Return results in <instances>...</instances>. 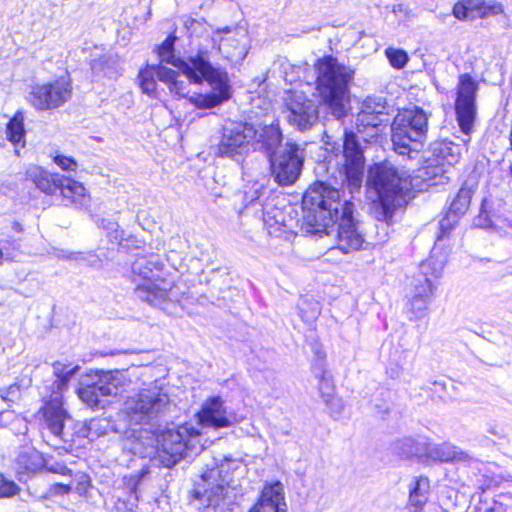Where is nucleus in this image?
I'll return each mask as SVG.
<instances>
[{"instance_id":"nucleus-22","label":"nucleus","mask_w":512,"mask_h":512,"mask_svg":"<svg viewBox=\"0 0 512 512\" xmlns=\"http://www.w3.org/2000/svg\"><path fill=\"white\" fill-rule=\"evenodd\" d=\"M255 137L251 141V149L263 152L268 159L278 152L283 141V134L278 124L264 126L254 125Z\"/></svg>"},{"instance_id":"nucleus-40","label":"nucleus","mask_w":512,"mask_h":512,"mask_svg":"<svg viewBox=\"0 0 512 512\" xmlns=\"http://www.w3.org/2000/svg\"><path fill=\"white\" fill-rule=\"evenodd\" d=\"M333 390L334 386L330 375L326 371H322V374L319 378V391L327 404L329 402L333 403V400L331 399Z\"/></svg>"},{"instance_id":"nucleus-21","label":"nucleus","mask_w":512,"mask_h":512,"mask_svg":"<svg viewBox=\"0 0 512 512\" xmlns=\"http://www.w3.org/2000/svg\"><path fill=\"white\" fill-rule=\"evenodd\" d=\"M423 456L439 462H457L478 468L480 462L450 443H424Z\"/></svg>"},{"instance_id":"nucleus-17","label":"nucleus","mask_w":512,"mask_h":512,"mask_svg":"<svg viewBox=\"0 0 512 512\" xmlns=\"http://www.w3.org/2000/svg\"><path fill=\"white\" fill-rule=\"evenodd\" d=\"M287 119L299 131H306L317 124L319 111L317 103L303 93H295L287 103Z\"/></svg>"},{"instance_id":"nucleus-9","label":"nucleus","mask_w":512,"mask_h":512,"mask_svg":"<svg viewBox=\"0 0 512 512\" xmlns=\"http://www.w3.org/2000/svg\"><path fill=\"white\" fill-rule=\"evenodd\" d=\"M391 130L394 150L412 159L427 138L428 117L419 107L404 110L394 118Z\"/></svg>"},{"instance_id":"nucleus-35","label":"nucleus","mask_w":512,"mask_h":512,"mask_svg":"<svg viewBox=\"0 0 512 512\" xmlns=\"http://www.w3.org/2000/svg\"><path fill=\"white\" fill-rule=\"evenodd\" d=\"M90 66L95 75H103L112 78L118 73L117 60L112 55L94 58L91 60Z\"/></svg>"},{"instance_id":"nucleus-24","label":"nucleus","mask_w":512,"mask_h":512,"mask_svg":"<svg viewBox=\"0 0 512 512\" xmlns=\"http://www.w3.org/2000/svg\"><path fill=\"white\" fill-rule=\"evenodd\" d=\"M283 487L280 482L266 485L261 493L258 502L249 512H286Z\"/></svg>"},{"instance_id":"nucleus-53","label":"nucleus","mask_w":512,"mask_h":512,"mask_svg":"<svg viewBox=\"0 0 512 512\" xmlns=\"http://www.w3.org/2000/svg\"><path fill=\"white\" fill-rule=\"evenodd\" d=\"M388 373L390 374V377L391 378H397L399 377L400 373H401V368L397 367V368H392L390 371H388Z\"/></svg>"},{"instance_id":"nucleus-29","label":"nucleus","mask_w":512,"mask_h":512,"mask_svg":"<svg viewBox=\"0 0 512 512\" xmlns=\"http://www.w3.org/2000/svg\"><path fill=\"white\" fill-rule=\"evenodd\" d=\"M429 488L430 482L427 477L415 478L409 494L408 507L410 512H419L423 509L428 500Z\"/></svg>"},{"instance_id":"nucleus-4","label":"nucleus","mask_w":512,"mask_h":512,"mask_svg":"<svg viewBox=\"0 0 512 512\" xmlns=\"http://www.w3.org/2000/svg\"><path fill=\"white\" fill-rule=\"evenodd\" d=\"M316 85L323 103L331 115L340 120L348 113L350 86L355 70L338 61L332 55H326L315 63Z\"/></svg>"},{"instance_id":"nucleus-23","label":"nucleus","mask_w":512,"mask_h":512,"mask_svg":"<svg viewBox=\"0 0 512 512\" xmlns=\"http://www.w3.org/2000/svg\"><path fill=\"white\" fill-rule=\"evenodd\" d=\"M44 466L42 455L34 448H22L14 461V470L20 482L26 481Z\"/></svg>"},{"instance_id":"nucleus-39","label":"nucleus","mask_w":512,"mask_h":512,"mask_svg":"<svg viewBox=\"0 0 512 512\" xmlns=\"http://www.w3.org/2000/svg\"><path fill=\"white\" fill-rule=\"evenodd\" d=\"M385 55L388 58L391 66L396 69L403 68L409 60L407 52L402 49L389 47L385 50Z\"/></svg>"},{"instance_id":"nucleus-13","label":"nucleus","mask_w":512,"mask_h":512,"mask_svg":"<svg viewBox=\"0 0 512 512\" xmlns=\"http://www.w3.org/2000/svg\"><path fill=\"white\" fill-rule=\"evenodd\" d=\"M255 135L254 124L229 122L223 126L221 137L211 146V151L218 157L240 161L250 151L251 141Z\"/></svg>"},{"instance_id":"nucleus-62","label":"nucleus","mask_w":512,"mask_h":512,"mask_svg":"<svg viewBox=\"0 0 512 512\" xmlns=\"http://www.w3.org/2000/svg\"><path fill=\"white\" fill-rule=\"evenodd\" d=\"M508 226L512 228V220L508 221Z\"/></svg>"},{"instance_id":"nucleus-41","label":"nucleus","mask_w":512,"mask_h":512,"mask_svg":"<svg viewBox=\"0 0 512 512\" xmlns=\"http://www.w3.org/2000/svg\"><path fill=\"white\" fill-rule=\"evenodd\" d=\"M20 492V487L0 474V498H10Z\"/></svg>"},{"instance_id":"nucleus-10","label":"nucleus","mask_w":512,"mask_h":512,"mask_svg":"<svg viewBox=\"0 0 512 512\" xmlns=\"http://www.w3.org/2000/svg\"><path fill=\"white\" fill-rule=\"evenodd\" d=\"M127 378L121 370H96L84 375L77 390L79 398L91 408H104L106 397L120 394Z\"/></svg>"},{"instance_id":"nucleus-14","label":"nucleus","mask_w":512,"mask_h":512,"mask_svg":"<svg viewBox=\"0 0 512 512\" xmlns=\"http://www.w3.org/2000/svg\"><path fill=\"white\" fill-rule=\"evenodd\" d=\"M478 83L468 74L459 77L457 85V96L455 100V113L460 130L469 136L473 131L477 116Z\"/></svg>"},{"instance_id":"nucleus-27","label":"nucleus","mask_w":512,"mask_h":512,"mask_svg":"<svg viewBox=\"0 0 512 512\" xmlns=\"http://www.w3.org/2000/svg\"><path fill=\"white\" fill-rule=\"evenodd\" d=\"M425 163L418 169L416 178L421 179L427 188L444 184L448 180L444 163L438 162L434 158H428Z\"/></svg>"},{"instance_id":"nucleus-18","label":"nucleus","mask_w":512,"mask_h":512,"mask_svg":"<svg viewBox=\"0 0 512 512\" xmlns=\"http://www.w3.org/2000/svg\"><path fill=\"white\" fill-rule=\"evenodd\" d=\"M385 109L383 98L375 99L368 97L364 100L356 119L358 131L361 132V128L364 130L370 129L369 136L374 137L378 135L380 127L386 125L388 121Z\"/></svg>"},{"instance_id":"nucleus-60","label":"nucleus","mask_w":512,"mask_h":512,"mask_svg":"<svg viewBox=\"0 0 512 512\" xmlns=\"http://www.w3.org/2000/svg\"><path fill=\"white\" fill-rule=\"evenodd\" d=\"M3 257H4L3 251L0 249V264H2Z\"/></svg>"},{"instance_id":"nucleus-30","label":"nucleus","mask_w":512,"mask_h":512,"mask_svg":"<svg viewBox=\"0 0 512 512\" xmlns=\"http://www.w3.org/2000/svg\"><path fill=\"white\" fill-rule=\"evenodd\" d=\"M162 71L161 82L168 86L169 91L178 97H186L189 93V86L192 84V81H190L186 75H183L186 80L180 79V70L175 71L166 67V70ZM193 84L196 83L193 82Z\"/></svg>"},{"instance_id":"nucleus-31","label":"nucleus","mask_w":512,"mask_h":512,"mask_svg":"<svg viewBox=\"0 0 512 512\" xmlns=\"http://www.w3.org/2000/svg\"><path fill=\"white\" fill-rule=\"evenodd\" d=\"M431 152L433 158L438 161L444 163V166L453 165L458 162L460 157V148L458 145H455L452 142H435L431 145Z\"/></svg>"},{"instance_id":"nucleus-5","label":"nucleus","mask_w":512,"mask_h":512,"mask_svg":"<svg viewBox=\"0 0 512 512\" xmlns=\"http://www.w3.org/2000/svg\"><path fill=\"white\" fill-rule=\"evenodd\" d=\"M132 272L141 279L136 284L135 295L140 300L151 306L171 312L170 306H174L181 299L180 288L163 278L159 272L163 268L160 256L157 254L143 255L132 263Z\"/></svg>"},{"instance_id":"nucleus-43","label":"nucleus","mask_w":512,"mask_h":512,"mask_svg":"<svg viewBox=\"0 0 512 512\" xmlns=\"http://www.w3.org/2000/svg\"><path fill=\"white\" fill-rule=\"evenodd\" d=\"M452 13L458 20H469L475 19V15H472L464 0H460L454 4Z\"/></svg>"},{"instance_id":"nucleus-2","label":"nucleus","mask_w":512,"mask_h":512,"mask_svg":"<svg viewBox=\"0 0 512 512\" xmlns=\"http://www.w3.org/2000/svg\"><path fill=\"white\" fill-rule=\"evenodd\" d=\"M172 406L168 394L157 386L141 389L128 397L123 412L129 425L140 428H129L124 432L125 447L135 455H148L153 445L151 435L168 421Z\"/></svg>"},{"instance_id":"nucleus-28","label":"nucleus","mask_w":512,"mask_h":512,"mask_svg":"<svg viewBox=\"0 0 512 512\" xmlns=\"http://www.w3.org/2000/svg\"><path fill=\"white\" fill-rule=\"evenodd\" d=\"M162 70L166 67L159 65H147L144 69L140 70L138 79L139 85L143 93L152 98H157V81H161Z\"/></svg>"},{"instance_id":"nucleus-59","label":"nucleus","mask_w":512,"mask_h":512,"mask_svg":"<svg viewBox=\"0 0 512 512\" xmlns=\"http://www.w3.org/2000/svg\"><path fill=\"white\" fill-rule=\"evenodd\" d=\"M258 198L257 196V190H255L251 196V198L249 199V204L253 203L254 200H256Z\"/></svg>"},{"instance_id":"nucleus-48","label":"nucleus","mask_w":512,"mask_h":512,"mask_svg":"<svg viewBox=\"0 0 512 512\" xmlns=\"http://www.w3.org/2000/svg\"><path fill=\"white\" fill-rule=\"evenodd\" d=\"M20 389L17 384L10 385L8 388L0 389V397L5 401H15L18 399Z\"/></svg>"},{"instance_id":"nucleus-7","label":"nucleus","mask_w":512,"mask_h":512,"mask_svg":"<svg viewBox=\"0 0 512 512\" xmlns=\"http://www.w3.org/2000/svg\"><path fill=\"white\" fill-rule=\"evenodd\" d=\"M230 460L213 459L212 465L195 482L192 490L194 499L200 501L206 512H232L235 493L228 486L227 474Z\"/></svg>"},{"instance_id":"nucleus-1","label":"nucleus","mask_w":512,"mask_h":512,"mask_svg":"<svg viewBox=\"0 0 512 512\" xmlns=\"http://www.w3.org/2000/svg\"><path fill=\"white\" fill-rule=\"evenodd\" d=\"M367 184L376 195L373 215L380 223L375 226L374 242L369 243L359 231V225L353 218L354 204L349 200L341 203L340 191L325 182H316L303 196L307 210L302 231L320 237L336 233L338 248L343 253L366 248L364 244L385 243L396 210L406 203L404 191L408 189L407 181L395 167L375 164L368 171Z\"/></svg>"},{"instance_id":"nucleus-44","label":"nucleus","mask_w":512,"mask_h":512,"mask_svg":"<svg viewBox=\"0 0 512 512\" xmlns=\"http://www.w3.org/2000/svg\"><path fill=\"white\" fill-rule=\"evenodd\" d=\"M53 160L62 170L66 171H75L78 166L74 158L61 154L55 155Z\"/></svg>"},{"instance_id":"nucleus-26","label":"nucleus","mask_w":512,"mask_h":512,"mask_svg":"<svg viewBox=\"0 0 512 512\" xmlns=\"http://www.w3.org/2000/svg\"><path fill=\"white\" fill-rule=\"evenodd\" d=\"M59 185L58 193L63 197L64 205L70 204L76 207H83L87 204L86 189L80 183L71 178L63 176Z\"/></svg>"},{"instance_id":"nucleus-45","label":"nucleus","mask_w":512,"mask_h":512,"mask_svg":"<svg viewBox=\"0 0 512 512\" xmlns=\"http://www.w3.org/2000/svg\"><path fill=\"white\" fill-rule=\"evenodd\" d=\"M305 302H303L301 305L305 304ZM310 308H309V311L305 312L304 308L302 306H300V316L302 317V319L308 323H312L317 317L318 315L320 314V307H319V303L318 302H312L309 304Z\"/></svg>"},{"instance_id":"nucleus-37","label":"nucleus","mask_w":512,"mask_h":512,"mask_svg":"<svg viewBox=\"0 0 512 512\" xmlns=\"http://www.w3.org/2000/svg\"><path fill=\"white\" fill-rule=\"evenodd\" d=\"M475 509L476 512H506V505L500 499L490 497L483 492L479 495V502Z\"/></svg>"},{"instance_id":"nucleus-6","label":"nucleus","mask_w":512,"mask_h":512,"mask_svg":"<svg viewBox=\"0 0 512 512\" xmlns=\"http://www.w3.org/2000/svg\"><path fill=\"white\" fill-rule=\"evenodd\" d=\"M152 449L154 461L165 468H172L181 460L200 451L201 434L192 424L173 425L154 432ZM147 457V455H141Z\"/></svg>"},{"instance_id":"nucleus-63","label":"nucleus","mask_w":512,"mask_h":512,"mask_svg":"<svg viewBox=\"0 0 512 512\" xmlns=\"http://www.w3.org/2000/svg\"><path fill=\"white\" fill-rule=\"evenodd\" d=\"M190 22H191V25H193L196 21L192 19Z\"/></svg>"},{"instance_id":"nucleus-50","label":"nucleus","mask_w":512,"mask_h":512,"mask_svg":"<svg viewBox=\"0 0 512 512\" xmlns=\"http://www.w3.org/2000/svg\"><path fill=\"white\" fill-rule=\"evenodd\" d=\"M470 13L476 17H480L481 7L484 5V0H464Z\"/></svg>"},{"instance_id":"nucleus-12","label":"nucleus","mask_w":512,"mask_h":512,"mask_svg":"<svg viewBox=\"0 0 512 512\" xmlns=\"http://www.w3.org/2000/svg\"><path fill=\"white\" fill-rule=\"evenodd\" d=\"M305 160V148L287 141L276 154L268 159L273 180L282 187L290 186L299 179Z\"/></svg>"},{"instance_id":"nucleus-42","label":"nucleus","mask_w":512,"mask_h":512,"mask_svg":"<svg viewBox=\"0 0 512 512\" xmlns=\"http://www.w3.org/2000/svg\"><path fill=\"white\" fill-rule=\"evenodd\" d=\"M504 12L503 5L497 1H485L481 7L480 18H486L492 15H499Z\"/></svg>"},{"instance_id":"nucleus-51","label":"nucleus","mask_w":512,"mask_h":512,"mask_svg":"<svg viewBox=\"0 0 512 512\" xmlns=\"http://www.w3.org/2000/svg\"><path fill=\"white\" fill-rule=\"evenodd\" d=\"M108 240L111 243L122 245V241L124 240V231L120 229L119 225L114 231L109 232Z\"/></svg>"},{"instance_id":"nucleus-38","label":"nucleus","mask_w":512,"mask_h":512,"mask_svg":"<svg viewBox=\"0 0 512 512\" xmlns=\"http://www.w3.org/2000/svg\"><path fill=\"white\" fill-rule=\"evenodd\" d=\"M67 258L83 262L93 268H100L102 266V257L94 252H74L70 253Z\"/></svg>"},{"instance_id":"nucleus-8","label":"nucleus","mask_w":512,"mask_h":512,"mask_svg":"<svg viewBox=\"0 0 512 512\" xmlns=\"http://www.w3.org/2000/svg\"><path fill=\"white\" fill-rule=\"evenodd\" d=\"M78 366L70 367L61 362L53 364V374L56 377L51 389L50 399L45 402L42 412L46 428L54 438L70 447L76 444L75 428L69 431L66 422L72 421L63 407L62 393L68 388V383L78 371Z\"/></svg>"},{"instance_id":"nucleus-15","label":"nucleus","mask_w":512,"mask_h":512,"mask_svg":"<svg viewBox=\"0 0 512 512\" xmlns=\"http://www.w3.org/2000/svg\"><path fill=\"white\" fill-rule=\"evenodd\" d=\"M343 154L345 158L343 165L344 183L350 193L353 194L358 192L362 186L365 159L359 140L352 131H344Z\"/></svg>"},{"instance_id":"nucleus-55","label":"nucleus","mask_w":512,"mask_h":512,"mask_svg":"<svg viewBox=\"0 0 512 512\" xmlns=\"http://www.w3.org/2000/svg\"><path fill=\"white\" fill-rule=\"evenodd\" d=\"M12 228H13V230H15L17 232H21L22 231V225L19 222H16V221L13 222Z\"/></svg>"},{"instance_id":"nucleus-56","label":"nucleus","mask_w":512,"mask_h":512,"mask_svg":"<svg viewBox=\"0 0 512 512\" xmlns=\"http://www.w3.org/2000/svg\"><path fill=\"white\" fill-rule=\"evenodd\" d=\"M433 385L436 386V387H440L441 390H445V388H446V385L443 382L435 381V382H433Z\"/></svg>"},{"instance_id":"nucleus-54","label":"nucleus","mask_w":512,"mask_h":512,"mask_svg":"<svg viewBox=\"0 0 512 512\" xmlns=\"http://www.w3.org/2000/svg\"><path fill=\"white\" fill-rule=\"evenodd\" d=\"M49 471L55 472V473H61L62 475H66L67 473L71 472V470L68 469L67 467H62L61 470H56V469L50 468Z\"/></svg>"},{"instance_id":"nucleus-20","label":"nucleus","mask_w":512,"mask_h":512,"mask_svg":"<svg viewBox=\"0 0 512 512\" xmlns=\"http://www.w3.org/2000/svg\"><path fill=\"white\" fill-rule=\"evenodd\" d=\"M197 422L204 428L220 429L231 426L224 401L220 396L208 398L196 414Z\"/></svg>"},{"instance_id":"nucleus-3","label":"nucleus","mask_w":512,"mask_h":512,"mask_svg":"<svg viewBox=\"0 0 512 512\" xmlns=\"http://www.w3.org/2000/svg\"><path fill=\"white\" fill-rule=\"evenodd\" d=\"M175 41L176 36L169 35L158 46L157 51L161 62L176 67L190 81L195 83L206 81L212 88L209 93L190 97V102L199 109H210L229 100L231 98V85L228 73L212 65L208 51L200 48L196 55L183 59L174 54Z\"/></svg>"},{"instance_id":"nucleus-61","label":"nucleus","mask_w":512,"mask_h":512,"mask_svg":"<svg viewBox=\"0 0 512 512\" xmlns=\"http://www.w3.org/2000/svg\"><path fill=\"white\" fill-rule=\"evenodd\" d=\"M267 217H270V212L264 213V220L267 221Z\"/></svg>"},{"instance_id":"nucleus-49","label":"nucleus","mask_w":512,"mask_h":512,"mask_svg":"<svg viewBox=\"0 0 512 512\" xmlns=\"http://www.w3.org/2000/svg\"><path fill=\"white\" fill-rule=\"evenodd\" d=\"M96 224L99 228L106 231L107 238L109 237V232L114 231L118 226V223L116 221L107 218H99L96 221Z\"/></svg>"},{"instance_id":"nucleus-36","label":"nucleus","mask_w":512,"mask_h":512,"mask_svg":"<svg viewBox=\"0 0 512 512\" xmlns=\"http://www.w3.org/2000/svg\"><path fill=\"white\" fill-rule=\"evenodd\" d=\"M9 141L14 144L21 142L25 135L24 115L21 111H17L9 120L6 128Z\"/></svg>"},{"instance_id":"nucleus-25","label":"nucleus","mask_w":512,"mask_h":512,"mask_svg":"<svg viewBox=\"0 0 512 512\" xmlns=\"http://www.w3.org/2000/svg\"><path fill=\"white\" fill-rule=\"evenodd\" d=\"M26 178L45 194L56 195L63 175L50 173L40 166L32 165L26 170Z\"/></svg>"},{"instance_id":"nucleus-52","label":"nucleus","mask_w":512,"mask_h":512,"mask_svg":"<svg viewBox=\"0 0 512 512\" xmlns=\"http://www.w3.org/2000/svg\"><path fill=\"white\" fill-rule=\"evenodd\" d=\"M488 222H489L488 219L482 218L481 216H479L478 219L476 220L475 225L479 226V227H487Z\"/></svg>"},{"instance_id":"nucleus-19","label":"nucleus","mask_w":512,"mask_h":512,"mask_svg":"<svg viewBox=\"0 0 512 512\" xmlns=\"http://www.w3.org/2000/svg\"><path fill=\"white\" fill-rule=\"evenodd\" d=\"M231 33L229 27L218 29L211 38L213 48H216L226 59L239 62L243 61L248 54L245 33L237 31L232 36L220 37L221 33Z\"/></svg>"},{"instance_id":"nucleus-11","label":"nucleus","mask_w":512,"mask_h":512,"mask_svg":"<svg viewBox=\"0 0 512 512\" xmlns=\"http://www.w3.org/2000/svg\"><path fill=\"white\" fill-rule=\"evenodd\" d=\"M443 268L444 263L434 260L433 257L421 262L419 273L411 282V298L405 306L409 320H420L426 316L434 289L431 277H440Z\"/></svg>"},{"instance_id":"nucleus-34","label":"nucleus","mask_w":512,"mask_h":512,"mask_svg":"<svg viewBox=\"0 0 512 512\" xmlns=\"http://www.w3.org/2000/svg\"><path fill=\"white\" fill-rule=\"evenodd\" d=\"M473 193L474 192L471 188L463 185L450 204L448 210L450 215H453L454 218H459L464 215L470 205Z\"/></svg>"},{"instance_id":"nucleus-33","label":"nucleus","mask_w":512,"mask_h":512,"mask_svg":"<svg viewBox=\"0 0 512 512\" xmlns=\"http://www.w3.org/2000/svg\"><path fill=\"white\" fill-rule=\"evenodd\" d=\"M424 443L417 442L410 437L403 438L393 444V452L405 459L412 456H423Z\"/></svg>"},{"instance_id":"nucleus-16","label":"nucleus","mask_w":512,"mask_h":512,"mask_svg":"<svg viewBox=\"0 0 512 512\" xmlns=\"http://www.w3.org/2000/svg\"><path fill=\"white\" fill-rule=\"evenodd\" d=\"M71 95L72 87L69 78L60 77L53 82L34 86L30 101L38 110H50L66 103Z\"/></svg>"},{"instance_id":"nucleus-58","label":"nucleus","mask_w":512,"mask_h":512,"mask_svg":"<svg viewBox=\"0 0 512 512\" xmlns=\"http://www.w3.org/2000/svg\"><path fill=\"white\" fill-rule=\"evenodd\" d=\"M278 216H282V213L280 211H275V214L273 215V218H275L276 223H280V219H278Z\"/></svg>"},{"instance_id":"nucleus-57","label":"nucleus","mask_w":512,"mask_h":512,"mask_svg":"<svg viewBox=\"0 0 512 512\" xmlns=\"http://www.w3.org/2000/svg\"><path fill=\"white\" fill-rule=\"evenodd\" d=\"M324 138H325V140H324L325 144L330 145L331 144V136H329L326 132H324Z\"/></svg>"},{"instance_id":"nucleus-32","label":"nucleus","mask_w":512,"mask_h":512,"mask_svg":"<svg viewBox=\"0 0 512 512\" xmlns=\"http://www.w3.org/2000/svg\"><path fill=\"white\" fill-rule=\"evenodd\" d=\"M79 429L75 431V439L85 437H100L107 434L110 422L106 418L91 419L87 424H77Z\"/></svg>"},{"instance_id":"nucleus-47","label":"nucleus","mask_w":512,"mask_h":512,"mask_svg":"<svg viewBox=\"0 0 512 512\" xmlns=\"http://www.w3.org/2000/svg\"><path fill=\"white\" fill-rule=\"evenodd\" d=\"M457 220L458 218H454V216L450 215V212L448 211L445 218L439 222L440 235H438L437 238L440 239L441 237L448 234L457 223Z\"/></svg>"},{"instance_id":"nucleus-46","label":"nucleus","mask_w":512,"mask_h":512,"mask_svg":"<svg viewBox=\"0 0 512 512\" xmlns=\"http://www.w3.org/2000/svg\"><path fill=\"white\" fill-rule=\"evenodd\" d=\"M72 488L70 485L62 484V483H54L51 485L44 496L45 499L54 496H64L68 495L71 492Z\"/></svg>"}]
</instances>
